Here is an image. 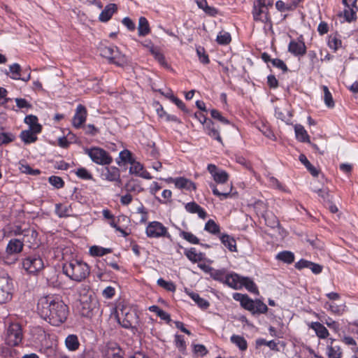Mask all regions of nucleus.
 I'll use <instances>...</instances> for the list:
<instances>
[{"label": "nucleus", "mask_w": 358, "mask_h": 358, "mask_svg": "<svg viewBox=\"0 0 358 358\" xmlns=\"http://www.w3.org/2000/svg\"><path fill=\"white\" fill-rule=\"evenodd\" d=\"M37 310L41 318L56 327L63 324L69 315V307L64 301L50 296L38 300Z\"/></svg>", "instance_id": "nucleus-1"}, {"label": "nucleus", "mask_w": 358, "mask_h": 358, "mask_svg": "<svg viewBox=\"0 0 358 358\" xmlns=\"http://www.w3.org/2000/svg\"><path fill=\"white\" fill-rule=\"evenodd\" d=\"M62 271L67 277L76 282L84 280L90 273L87 264L78 259H72L64 263Z\"/></svg>", "instance_id": "nucleus-2"}, {"label": "nucleus", "mask_w": 358, "mask_h": 358, "mask_svg": "<svg viewBox=\"0 0 358 358\" xmlns=\"http://www.w3.org/2000/svg\"><path fill=\"white\" fill-rule=\"evenodd\" d=\"M116 317L119 324L125 329L131 328L137 322V315L135 311L124 306L117 307Z\"/></svg>", "instance_id": "nucleus-3"}, {"label": "nucleus", "mask_w": 358, "mask_h": 358, "mask_svg": "<svg viewBox=\"0 0 358 358\" xmlns=\"http://www.w3.org/2000/svg\"><path fill=\"white\" fill-rule=\"evenodd\" d=\"M22 268L29 274H37L44 268L42 257L38 254L26 256L21 260Z\"/></svg>", "instance_id": "nucleus-4"}, {"label": "nucleus", "mask_w": 358, "mask_h": 358, "mask_svg": "<svg viewBox=\"0 0 358 358\" xmlns=\"http://www.w3.org/2000/svg\"><path fill=\"white\" fill-rule=\"evenodd\" d=\"M13 284L12 279L3 271H0V303H6L13 296Z\"/></svg>", "instance_id": "nucleus-5"}, {"label": "nucleus", "mask_w": 358, "mask_h": 358, "mask_svg": "<svg viewBox=\"0 0 358 358\" xmlns=\"http://www.w3.org/2000/svg\"><path fill=\"white\" fill-rule=\"evenodd\" d=\"M85 152L88 155L93 162L99 165H109L113 162V158L109 153L99 147L87 148Z\"/></svg>", "instance_id": "nucleus-6"}, {"label": "nucleus", "mask_w": 358, "mask_h": 358, "mask_svg": "<svg viewBox=\"0 0 358 358\" xmlns=\"http://www.w3.org/2000/svg\"><path fill=\"white\" fill-rule=\"evenodd\" d=\"M22 336L21 326L17 323H12L6 329V343L10 346H16L22 342Z\"/></svg>", "instance_id": "nucleus-7"}, {"label": "nucleus", "mask_w": 358, "mask_h": 358, "mask_svg": "<svg viewBox=\"0 0 358 358\" xmlns=\"http://www.w3.org/2000/svg\"><path fill=\"white\" fill-rule=\"evenodd\" d=\"M145 234L148 237L152 238H158L162 237H166L171 238V235L168 232L167 228L163 225L162 223L153 221L150 222L145 229Z\"/></svg>", "instance_id": "nucleus-8"}, {"label": "nucleus", "mask_w": 358, "mask_h": 358, "mask_svg": "<svg viewBox=\"0 0 358 358\" xmlns=\"http://www.w3.org/2000/svg\"><path fill=\"white\" fill-rule=\"evenodd\" d=\"M101 352L102 358H124V355L120 345L113 341H109L103 345Z\"/></svg>", "instance_id": "nucleus-9"}, {"label": "nucleus", "mask_w": 358, "mask_h": 358, "mask_svg": "<svg viewBox=\"0 0 358 358\" xmlns=\"http://www.w3.org/2000/svg\"><path fill=\"white\" fill-rule=\"evenodd\" d=\"M100 55L109 59L110 62L120 66L122 61L123 55L119 52L116 46H101L99 48Z\"/></svg>", "instance_id": "nucleus-10"}, {"label": "nucleus", "mask_w": 358, "mask_h": 358, "mask_svg": "<svg viewBox=\"0 0 358 358\" xmlns=\"http://www.w3.org/2000/svg\"><path fill=\"white\" fill-rule=\"evenodd\" d=\"M81 315L86 317H92L97 313L99 310L98 301L92 298L91 296L87 297L85 300L80 299Z\"/></svg>", "instance_id": "nucleus-11"}, {"label": "nucleus", "mask_w": 358, "mask_h": 358, "mask_svg": "<svg viewBox=\"0 0 358 358\" xmlns=\"http://www.w3.org/2000/svg\"><path fill=\"white\" fill-rule=\"evenodd\" d=\"M207 169L217 185H223L227 182L229 175L225 171L218 169L215 165L211 164H208Z\"/></svg>", "instance_id": "nucleus-12"}, {"label": "nucleus", "mask_w": 358, "mask_h": 358, "mask_svg": "<svg viewBox=\"0 0 358 358\" xmlns=\"http://www.w3.org/2000/svg\"><path fill=\"white\" fill-rule=\"evenodd\" d=\"M101 176L106 180L115 182L117 187H120L122 185L120 171L119 169L115 166L106 167L101 174Z\"/></svg>", "instance_id": "nucleus-13"}, {"label": "nucleus", "mask_w": 358, "mask_h": 358, "mask_svg": "<svg viewBox=\"0 0 358 358\" xmlns=\"http://www.w3.org/2000/svg\"><path fill=\"white\" fill-rule=\"evenodd\" d=\"M209 185L213 191V194L218 196L220 200L227 199L230 195L232 189V186L227 184V182L223 185H220V188L217 187L218 185L213 182L210 183Z\"/></svg>", "instance_id": "nucleus-14"}, {"label": "nucleus", "mask_w": 358, "mask_h": 358, "mask_svg": "<svg viewBox=\"0 0 358 358\" xmlns=\"http://www.w3.org/2000/svg\"><path fill=\"white\" fill-rule=\"evenodd\" d=\"M130 174H133L147 180L152 179L151 175L146 170H144V167L142 164L134 159L132 162H130Z\"/></svg>", "instance_id": "nucleus-15"}, {"label": "nucleus", "mask_w": 358, "mask_h": 358, "mask_svg": "<svg viewBox=\"0 0 358 358\" xmlns=\"http://www.w3.org/2000/svg\"><path fill=\"white\" fill-rule=\"evenodd\" d=\"M87 115L86 108L79 104L76 108V113L73 117V125L77 129L80 128L86 121Z\"/></svg>", "instance_id": "nucleus-16"}, {"label": "nucleus", "mask_w": 358, "mask_h": 358, "mask_svg": "<svg viewBox=\"0 0 358 358\" xmlns=\"http://www.w3.org/2000/svg\"><path fill=\"white\" fill-rule=\"evenodd\" d=\"M288 51L296 57L303 56L306 52V46L302 41L292 40L289 43Z\"/></svg>", "instance_id": "nucleus-17"}, {"label": "nucleus", "mask_w": 358, "mask_h": 358, "mask_svg": "<svg viewBox=\"0 0 358 358\" xmlns=\"http://www.w3.org/2000/svg\"><path fill=\"white\" fill-rule=\"evenodd\" d=\"M24 248L23 241L20 238H11L6 248V252L8 255H15L20 253Z\"/></svg>", "instance_id": "nucleus-18"}, {"label": "nucleus", "mask_w": 358, "mask_h": 358, "mask_svg": "<svg viewBox=\"0 0 358 358\" xmlns=\"http://www.w3.org/2000/svg\"><path fill=\"white\" fill-rule=\"evenodd\" d=\"M22 238L23 243H26L29 245V247L34 246L38 244V232L34 228H26V231L24 232Z\"/></svg>", "instance_id": "nucleus-19"}, {"label": "nucleus", "mask_w": 358, "mask_h": 358, "mask_svg": "<svg viewBox=\"0 0 358 358\" xmlns=\"http://www.w3.org/2000/svg\"><path fill=\"white\" fill-rule=\"evenodd\" d=\"M234 299L240 301L241 305L246 310L252 313L255 310V301L248 297V295L236 293L234 294Z\"/></svg>", "instance_id": "nucleus-20"}, {"label": "nucleus", "mask_w": 358, "mask_h": 358, "mask_svg": "<svg viewBox=\"0 0 358 358\" xmlns=\"http://www.w3.org/2000/svg\"><path fill=\"white\" fill-rule=\"evenodd\" d=\"M252 13L255 20H259L262 22H266L269 20L268 10L267 8H264L256 3H255Z\"/></svg>", "instance_id": "nucleus-21"}, {"label": "nucleus", "mask_w": 358, "mask_h": 358, "mask_svg": "<svg viewBox=\"0 0 358 358\" xmlns=\"http://www.w3.org/2000/svg\"><path fill=\"white\" fill-rule=\"evenodd\" d=\"M243 277L236 273L228 274L225 279V284L234 289H242L241 280Z\"/></svg>", "instance_id": "nucleus-22"}, {"label": "nucleus", "mask_w": 358, "mask_h": 358, "mask_svg": "<svg viewBox=\"0 0 358 358\" xmlns=\"http://www.w3.org/2000/svg\"><path fill=\"white\" fill-rule=\"evenodd\" d=\"M308 327L315 331L317 336L320 338H327L329 335L327 329L318 322H313L308 324Z\"/></svg>", "instance_id": "nucleus-23"}, {"label": "nucleus", "mask_w": 358, "mask_h": 358, "mask_svg": "<svg viewBox=\"0 0 358 358\" xmlns=\"http://www.w3.org/2000/svg\"><path fill=\"white\" fill-rule=\"evenodd\" d=\"M117 9V7L115 3H110L107 5L99 15V20L103 22H108L116 12Z\"/></svg>", "instance_id": "nucleus-24"}, {"label": "nucleus", "mask_w": 358, "mask_h": 358, "mask_svg": "<svg viewBox=\"0 0 358 358\" xmlns=\"http://www.w3.org/2000/svg\"><path fill=\"white\" fill-rule=\"evenodd\" d=\"M185 210L190 213H197L201 219H205L207 216L206 212L196 202H189L185 205Z\"/></svg>", "instance_id": "nucleus-25"}, {"label": "nucleus", "mask_w": 358, "mask_h": 358, "mask_svg": "<svg viewBox=\"0 0 358 358\" xmlns=\"http://www.w3.org/2000/svg\"><path fill=\"white\" fill-rule=\"evenodd\" d=\"M150 27L145 17H140L138 24V34L139 36H145L150 33Z\"/></svg>", "instance_id": "nucleus-26"}, {"label": "nucleus", "mask_w": 358, "mask_h": 358, "mask_svg": "<svg viewBox=\"0 0 358 358\" xmlns=\"http://www.w3.org/2000/svg\"><path fill=\"white\" fill-rule=\"evenodd\" d=\"M294 131L296 138L298 141L303 143H310V136L308 134L306 130L301 124H296L294 126Z\"/></svg>", "instance_id": "nucleus-27"}, {"label": "nucleus", "mask_w": 358, "mask_h": 358, "mask_svg": "<svg viewBox=\"0 0 358 358\" xmlns=\"http://www.w3.org/2000/svg\"><path fill=\"white\" fill-rule=\"evenodd\" d=\"M204 129L208 136L222 143V138L220 136V133L215 128V124L210 120H208L206 122V125L204 126Z\"/></svg>", "instance_id": "nucleus-28"}, {"label": "nucleus", "mask_w": 358, "mask_h": 358, "mask_svg": "<svg viewBox=\"0 0 358 358\" xmlns=\"http://www.w3.org/2000/svg\"><path fill=\"white\" fill-rule=\"evenodd\" d=\"M175 185L179 189H186L188 190L195 189V184L189 180L184 178H178L175 180Z\"/></svg>", "instance_id": "nucleus-29"}, {"label": "nucleus", "mask_w": 358, "mask_h": 358, "mask_svg": "<svg viewBox=\"0 0 358 358\" xmlns=\"http://www.w3.org/2000/svg\"><path fill=\"white\" fill-rule=\"evenodd\" d=\"M222 243L230 251H236V244L235 239L228 234H222L220 236Z\"/></svg>", "instance_id": "nucleus-30"}, {"label": "nucleus", "mask_w": 358, "mask_h": 358, "mask_svg": "<svg viewBox=\"0 0 358 358\" xmlns=\"http://www.w3.org/2000/svg\"><path fill=\"white\" fill-rule=\"evenodd\" d=\"M266 224L271 227V228H280V224L278 219L275 215H274L272 213L266 212L264 214H262Z\"/></svg>", "instance_id": "nucleus-31"}, {"label": "nucleus", "mask_w": 358, "mask_h": 358, "mask_svg": "<svg viewBox=\"0 0 358 358\" xmlns=\"http://www.w3.org/2000/svg\"><path fill=\"white\" fill-rule=\"evenodd\" d=\"M343 16L346 21L350 22L356 19V13L358 10L357 6H345Z\"/></svg>", "instance_id": "nucleus-32"}, {"label": "nucleus", "mask_w": 358, "mask_h": 358, "mask_svg": "<svg viewBox=\"0 0 358 358\" xmlns=\"http://www.w3.org/2000/svg\"><path fill=\"white\" fill-rule=\"evenodd\" d=\"M66 348L71 351L76 350L80 345L78 336L74 334L69 335L65 340Z\"/></svg>", "instance_id": "nucleus-33"}, {"label": "nucleus", "mask_w": 358, "mask_h": 358, "mask_svg": "<svg viewBox=\"0 0 358 358\" xmlns=\"http://www.w3.org/2000/svg\"><path fill=\"white\" fill-rule=\"evenodd\" d=\"M230 340L231 342L236 345L241 351H245L248 348L247 341L241 336L234 334L231 336Z\"/></svg>", "instance_id": "nucleus-34"}, {"label": "nucleus", "mask_w": 358, "mask_h": 358, "mask_svg": "<svg viewBox=\"0 0 358 358\" xmlns=\"http://www.w3.org/2000/svg\"><path fill=\"white\" fill-rule=\"evenodd\" d=\"M188 295L201 308L207 309L209 307V302L207 300L201 298L197 293L188 292Z\"/></svg>", "instance_id": "nucleus-35"}, {"label": "nucleus", "mask_w": 358, "mask_h": 358, "mask_svg": "<svg viewBox=\"0 0 358 358\" xmlns=\"http://www.w3.org/2000/svg\"><path fill=\"white\" fill-rule=\"evenodd\" d=\"M20 138L22 141L26 144L34 143L37 140L36 134L31 130L22 131L20 133Z\"/></svg>", "instance_id": "nucleus-36"}, {"label": "nucleus", "mask_w": 358, "mask_h": 358, "mask_svg": "<svg viewBox=\"0 0 358 358\" xmlns=\"http://www.w3.org/2000/svg\"><path fill=\"white\" fill-rule=\"evenodd\" d=\"M112 252L110 248H105L103 247L94 245L90 248V254L94 257H101Z\"/></svg>", "instance_id": "nucleus-37"}, {"label": "nucleus", "mask_w": 358, "mask_h": 358, "mask_svg": "<svg viewBox=\"0 0 358 358\" xmlns=\"http://www.w3.org/2000/svg\"><path fill=\"white\" fill-rule=\"evenodd\" d=\"M242 287H245L249 292L258 294L259 291L254 281L248 277H243L241 280Z\"/></svg>", "instance_id": "nucleus-38"}, {"label": "nucleus", "mask_w": 358, "mask_h": 358, "mask_svg": "<svg viewBox=\"0 0 358 358\" xmlns=\"http://www.w3.org/2000/svg\"><path fill=\"white\" fill-rule=\"evenodd\" d=\"M276 259L287 264H292L294 261V255L290 251H282L276 255Z\"/></svg>", "instance_id": "nucleus-39"}, {"label": "nucleus", "mask_w": 358, "mask_h": 358, "mask_svg": "<svg viewBox=\"0 0 358 358\" xmlns=\"http://www.w3.org/2000/svg\"><path fill=\"white\" fill-rule=\"evenodd\" d=\"M342 41L336 34L330 35L328 38V45L334 51H336L341 47Z\"/></svg>", "instance_id": "nucleus-40"}, {"label": "nucleus", "mask_w": 358, "mask_h": 358, "mask_svg": "<svg viewBox=\"0 0 358 358\" xmlns=\"http://www.w3.org/2000/svg\"><path fill=\"white\" fill-rule=\"evenodd\" d=\"M149 310L151 312H154L157 314L158 317H159L162 320L166 321L167 322H169L171 321V317L169 313L162 310L159 306H152L149 307Z\"/></svg>", "instance_id": "nucleus-41"}, {"label": "nucleus", "mask_w": 358, "mask_h": 358, "mask_svg": "<svg viewBox=\"0 0 358 358\" xmlns=\"http://www.w3.org/2000/svg\"><path fill=\"white\" fill-rule=\"evenodd\" d=\"M327 356L329 358H341L342 352L339 346L327 345Z\"/></svg>", "instance_id": "nucleus-42"}, {"label": "nucleus", "mask_w": 358, "mask_h": 358, "mask_svg": "<svg viewBox=\"0 0 358 358\" xmlns=\"http://www.w3.org/2000/svg\"><path fill=\"white\" fill-rule=\"evenodd\" d=\"M185 255L192 262L195 263L201 260V254H197L194 248H192L189 250H186L185 251Z\"/></svg>", "instance_id": "nucleus-43"}, {"label": "nucleus", "mask_w": 358, "mask_h": 358, "mask_svg": "<svg viewBox=\"0 0 358 358\" xmlns=\"http://www.w3.org/2000/svg\"><path fill=\"white\" fill-rule=\"evenodd\" d=\"M314 191L321 197L324 202L331 203L333 196L329 194L327 188H321Z\"/></svg>", "instance_id": "nucleus-44"}, {"label": "nucleus", "mask_w": 358, "mask_h": 358, "mask_svg": "<svg viewBox=\"0 0 358 358\" xmlns=\"http://www.w3.org/2000/svg\"><path fill=\"white\" fill-rule=\"evenodd\" d=\"M180 236L192 244H199V239L190 232L180 231Z\"/></svg>", "instance_id": "nucleus-45"}, {"label": "nucleus", "mask_w": 358, "mask_h": 358, "mask_svg": "<svg viewBox=\"0 0 358 358\" xmlns=\"http://www.w3.org/2000/svg\"><path fill=\"white\" fill-rule=\"evenodd\" d=\"M322 89L324 92V100L325 104L329 108H333L334 106V101L333 100V97L331 92H329L327 86L324 85L322 87Z\"/></svg>", "instance_id": "nucleus-46"}, {"label": "nucleus", "mask_w": 358, "mask_h": 358, "mask_svg": "<svg viewBox=\"0 0 358 358\" xmlns=\"http://www.w3.org/2000/svg\"><path fill=\"white\" fill-rule=\"evenodd\" d=\"M210 276L215 280H218L220 282L225 283V279L227 278V275L225 274L224 270H215L213 269L210 273Z\"/></svg>", "instance_id": "nucleus-47"}, {"label": "nucleus", "mask_w": 358, "mask_h": 358, "mask_svg": "<svg viewBox=\"0 0 358 358\" xmlns=\"http://www.w3.org/2000/svg\"><path fill=\"white\" fill-rule=\"evenodd\" d=\"M204 229L213 234H217L220 232V227L213 220H209L206 223Z\"/></svg>", "instance_id": "nucleus-48"}, {"label": "nucleus", "mask_w": 358, "mask_h": 358, "mask_svg": "<svg viewBox=\"0 0 358 358\" xmlns=\"http://www.w3.org/2000/svg\"><path fill=\"white\" fill-rule=\"evenodd\" d=\"M276 8L280 12H285L287 10H292L295 8V6L290 2L285 3L282 1H278L275 3Z\"/></svg>", "instance_id": "nucleus-49"}, {"label": "nucleus", "mask_w": 358, "mask_h": 358, "mask_svg": "<svg viewBox=\"0 0 358 358\" xmlns=\"http://www.w3.org/2000/svg\"><path fill=\"white\" fill-rule=\"evenodd\" d=\"M21 66L18 64H13L9 66V72L11 73L10 78L15 80L20 79Z\"/></svg>", "instance_id": "nucleus-50"}, {"label": "nucleus", "mask_w": 358, "mask_h": 358, "mask_svg": "<svg viewBox=\"0 0 358 358\" xmlns=\"http://www.w3.org/2000/svg\"><path fill=\"white\" fill-rule=\"evenodd\" d=\"M268 310L267 306L260 300H255V310L252 311V314L255 313H266Z\"/></svg>", "instance_id": "nucleus-51"}, {"label": "nucleus", "mask_w": 358, "mask_h": 358, "mask_svg": "<svg viewBox=\"0 0 358 358\" xmlns=\"http://www.w3.org/2000/svg\"><path fill=\"white\" fill-rule=\"evenodd\" d=\"M256 344L259 346L266 345L272 350L278 351V344L274 341H266L264 338H259L256 341Z\"/></svg>", "instance_id": "nucleus-52"}, {"label": "nucleus", "mask_w": 358, "mask_h": 358, "mask_svg": "<svg viewBox=\"0 0 358 358\" xmlns=\"http://www.w3.org/2000/svg\"><path fill=\"white\" fill-rule=\"evenodd\" d=\"M196 54L202 64H208L210 62L208 55L203 47L199 46L196 48Z\"/></svg>", "instance_id": "nucleus-53"}, {"label": "nucleus", "mask_w": 358, "mask_h": 358, "mask_svg": "<svg viewBox=\"0 0 358 358\" xmlns=\"http://www.w3.org/2000/svg\"><path fill=\"white\" fill-rule=\"evenodd\" d=\"M151 54L154 56L155 59L162 66H167L165 57L164 55L155 48L151 47Z\"/></svg>", "instance_id": "nucleus-54"}, {"label": "nucleus", "mask_w": 358, "mask_h": 358, "mask_svg": "<svg viewBox=\"0 0 358 358\" xmlns=\"http://www.w3.org/2000/svg\"><path fill=\"white\" fill-rule=\"evenodd\" d=\"M75 173L79 178L83 180H88L92 179V175L85 168L78 169Z\"/></svg>", "instance_id": "nucleus-55"}, {"label": "nucleus", "mask_w": 358, "mask_h": 358, "mask_svg": "<svg viewBox=\"0 0 358 358\" xmlns=\"http://www.w3.org/2000/svg\"><path fill=\"white\" fill-rule=\"evenodd\" d=\"M49 182L57 189L62 188L64 185V182L61 177L52 176L48 178Z\"/></svg>", "instance_id": "nucleus-56"}, {"label": "nucleus", "mask_w": 358, "mask_h": 358, "mask_svg": "<svg viewBox=\"0 0 358 358\" xmlns=\"http://www.w3.org/2000/svg\"><path fill=\"white\" fill-rule=\"evenodd\" d=\"M231 38L228 32H220L217 36V42L221 45H227L230 43Z\"/></svg>", "instance_id": "nucleus-57"}, {"label": "nucleus", "mask_w": 358, "mask_h": 358, "mask_svg": "<svg viewBox=\"0 0 358 358\" xmlns=\"http://www.w3.org/2000/svg\"><path fill=\"white\" fill-rule=\"evenodd\" d=\"M157 285L170 292L176 291V285L172 282H168L163 278L157 280Z\"/></svg>", "instance_id": "nucleus-58"}, {"label": "nucleus", "mask_w": 358, "mask_h": 358, "mask_svg": "<svg viewBox=\"0 0 358 358\" xmlns=\"http://www.w3.org/2000/svg\"><path fill=\"white\" fill-rule=\"evenodd\" d=\"M15 140V136L11 133L2 132L0 134V145L8 144Z\"/></svg>", "instance_id": "nucleus-59"}, {"label": "nucleus", "mask_w": 358, "mask_h": 358, "mask_svg": "<svg viewBox=\"0 0 358 358\" xmlns=\"http://www.w3.org/2000/svg\"><path fill=\"white\" fill-rule=\"evenodd\" d=\"M328 306V309L333 313L341 315L345 310V306H338L336 303H327L326 306Z\"/></svg>", "instance_id": "nucleus-60"}, {"label": "nucleus", "mask_w": 358, "mask_h": 358, "mask_svg": "<svg viewBox=\"0 0 358 358\" xmlns=\"http://www.w3.org/2000/svg\"><path fill=\"white\" fill-rule=\"evenodd\" d=\"M20 170L23 173L29 174L32 176H36L41 173L40 170L33 169L28 164H21L20 166Z\"/></svg>", "instance_id": "nucleus-61"}, {"label": "nucleus", "mask_w": 358, "mask_h": 358, "mask_svg": "<svg viewBox=\"0 0 358 358\" xmlns=\"http://www.w3.org/2000/svg\"><path fill=\"white\" fill-rule=\"evenodd\" d=\"M210 115L213 118L216 119L224 124H229V121L224 117H223L220 112L218 111L217 110L212 109L210 110Z\"/></svg>", "instance_id": "nucleus-62"}, {"label": "nucleus", "mask_w": 358, "mask_h": 358, "mask_svg": "<svg viewBox=\"0 0 358 358\" xmlns=\"http://www.w3.org/2000/svg\"><path fill=\"white\" fill-rule=\"evenodd\" d=\"M260 131L262 133L264 136L267 137L269 139L275 140V136L273 132L271 130V129L265 124H262V127L259 128Z\"/></svg>", "instance_id": "nucleus-63"}, {"label": "nucleus", "mask_w": 358, "mask_h": 358, "mask_svg": "<svg viewBox=\"0 0 358 358\" xmlns=\"http://www.w3.org/2000/svg\"><path fill=\"white\" fill-rule=\"evenodd\" d=\"M120 159L124 162H129L130 164V162H132L134 159L131 156V153L128 150H124L121 151L119 154Z\"/></svg>", "instance_id": "nucleus-64"}]
</instances>
